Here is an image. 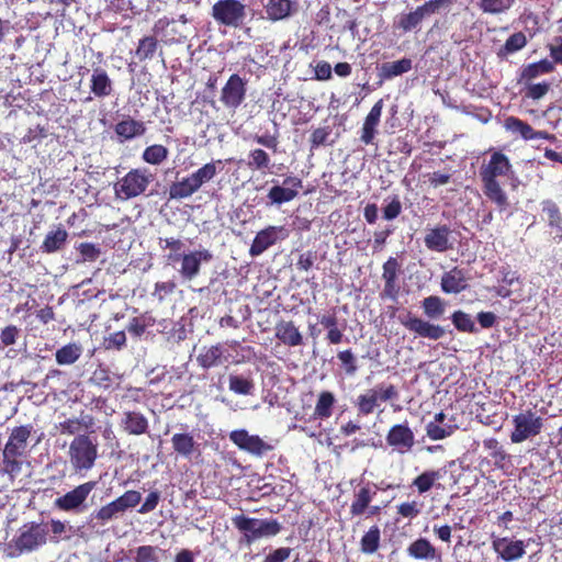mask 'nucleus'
Instances as JSON below:
<instances>
[{"instance_id": "obj_1", "label": "nucleus", "mask_w": 562, "mask_h": 562, "mask_svg": "<svg viewBox=\"0 0 562 562\" xmlns=\"http://www.w3.org/2000/svg\"><path fill=\"white\" fill-rule=\"evenodd\" d=\"M513 173L512 165L506 155L495 151L491 155L490 161L480 169V177L483 183V191L486 198L496 204L503 212L508 205V198L497 181L498 177H509Z\"/></svg>"}, {"instance_id": "obj_2", "label": "nucleus", "mask_w": 562, "mask_h": 562, "mask_svg": "<svg viewBox=\"0 0 562 562\" xmlns=\"http://www.w3.org/2000/svg\"><path fill=\"white\" fill-rule=\"evenodd\" d=\"M68 458L75 473L85 475L95 465L99 458L97 437L88 434L77 435L69 443Z\"/></svg>"}, {"instance_id": "obj_3", "label": "nucleus", "mask_w": 562, "mask_h": 562, "mask_svg": "<svg viewBox=\"0 0 562 562\" xmlns=\"http://www.w3.org/2000/svg\"><path fill=\"white\" fill-rule=\"evenodd\" d=\"M232 522L243 533V540L247 544H251L261 538L273 537L281 530L280 524L274 519H258L236 515L232 518Z\"/></svg>"}, {"instance_id": "obj_4", "label": "nucleus", "mask_w": 562, "mask_h": 562, "mask_svg": "<svg viewBox=\"0 0 562 562\" xmlns=\"http://www.w3.org/2000/svg\"><path fill=\"white\" fill-rule=\"evenodd\" d=\"M153 180L154 175L148 169H132L114 184L115 196L121 200L136 198L147 190Z\"/></svg>"}, {"instance_id": "obj_5", "label": "nucleus", "mask_w": 562, "mask_h": 562, "mask_svg": "<svg viewBox=\"0 0 562 562\" xmlns=\"http://www.w3.org/2000/svg\"><path fill=\"white\" fill-rule=\"evenodd\" d=\"M211 15L218 25L238 29L246 20L247 7L239 0H218L213 4Z\"/></svg>"}, {"instance_id": "obj_6", "label": "nucleus", "mask_w": 562, "mask_h": 562, "mask_svg": "<svg viewBox=\"0 0 562 562\" xmlns=\"http://www.w3.org/2000/svg\"><path fill=\"white\" fill-rule=\"evenodd\" d=\"M95 486V481L85 482L67 492L65 495L56 498L54 505L63 512L76 514L82 513L88 508L87 499Z\"/></svg>"}, {"instance_id": "obj_7", "label": "nucleus", "mask_w": 562, "mask_h": 562, "mask_svg": "<svg viewBox=\"0 0 562 562\" xmlns=\"http://www.w3.org/2000/svg\"><path fill=\"white\" fill-rule=\"evenodd\" d=\"M513 424L514 430L510 434V440L513 443H520L541 432L543 419L531 409H528L514 416Z\"/></svg>"}, {"instance_id": "obj_8", "label": "nucleus", "mask_w": 562, "mask_h": 562, "mask_svg": "<svg viewBox=\"0 0 562 562\" xmlns=\"http://www.w3.org/2000/svg\"><path fill=\"white\" fill-rule=\"evenodd\" d=\"M397 398L398 391L394 385L381 383L359 395L356 404L360 414L369 415L373 413L379 401L387 402Z\"/></svg>"}, {"instance_id": "obj_9", "label": "nucleus", "mask_w": 562, "mask_h": 562, "mask_svg": "<svg viewBox=\"0 0 562 562\" xmlns=\"http://www.w3.org/2000/svg\"><path fill=\"white\" fill-rule=\"evenodd\" d=\"M398 321L407 330L422 338L439 340L447 334L443 326L417 317L409 312L405 315H400Z\"/></svg>"}, {"instance_id": "obj_10", "label": "nucleus", "mask_w": 562, "mask_h": 562, "mask_svg": "<svg viewBox=\"0 0 562 562\" xmlns=\"http://www.w3.org/2000/svg\"><path fill=\"white\" fill-rule=\"evenodd\" d=\"M48 529L41 524L24 525L15 540L19 552H31L46 542Z\"/></svg>"}, {"instance_id": "obj_11", "label": "nucleus", "mask_w": 562, "mask_h": 562, "mask_svg": "<svg viewBox=\"0 0 562 562\" xmlns=\"http://www.w3.org/2000/svg\"><path fill=\"white\" fill-rule=\"evenodd\" d=\"M289 231L284 226H268L257 233L249 249L251 257H258L279 240H284Z\"/></svg>"}, {"instance_id": "obj_12", "label": "nucleus", "mask_w": 562, "mask_h": 562, "mask_svg": "<svg viewBox=\"0 0 562 562\" xmlns=\"http://www.w3.org/2000/svg\"><path fill=\"white\" fill-rule=\"evenodd\" d=\"M424 243L430 251L446 252L454 248L456 239L452 237L450 227L443 224L427 228Z\"/></svg>"}, {"instance_id": "obj_13", "label": "nucleus", "mask_w": 562, "mask_h": 562, "mask_svg": "<svg viewBox=\"0 0 562 562\" xmlns=\"http://www.w3.org/2000/svg\"><path fill=\"white\" fill-rule=\"evenodd\" d=\"M246 83L239 75H232L221 91V102L228 109H237L246 98Z\"/></svg>"}, {"instance_id": "obj_14", "label": "nucleus", "mask_w": 562, "mask_h": 562, "mask_svg": "<svg viewBox=\"0 0 562 562\" xmlns=\"http://www.w3.org/2000/svg\"><path fill=\"white\" fill-rule=\"evenodd\" d=\"M303 187L302 180L297 177H286L283 180L282 186L276 184L273 186L269 192L267 198L269 199L270 205H281L283 203L290 202L294 200L299 190Z\"/></svg>"}, {"instance_id": "obj_15", "label": "nucleus", "mask_w": 562, "mask_h": 562, "mask_svg": "<svg viewBox=\"0 0 562 562\" xmlns=\"http://www.w3.org/2000/svg\"><path fill=\"white\" fill-rule=\"evenodd\" d=\"M213 255L207 249L194 250L181 257L179 273L183 280L191 281L196 278L201 270L202 262H210Z\"/></svg>"}, {"instance_id": "obj_16", "label": "nucleus", "mask_w": 562, "mask_h": 562, "mask_svg": "<svg viewBox=\"0 0 562 562\" xmlns=\"http://www.w3.org/2000/svg\"><path fill=\"white\" fill-rule=\"evenodd\" d=\"M229 439L239 449L255 456H262L267 451L271 450V446L265 442L259 436L250 435L245 429L233 430L229 434Z\"/></svg>"}, {"instance_id": "obj_17", "label": "nucleus", "mask_w": 562, "mask_h": 562, "mask_svg": "<svg viewBox=\"0 0 562 562\" xmlns=\"http://www.w3.org/2000/svg\"><path fill=\"white\" fill-rule=\"evenodd\" d=\"M386 442L400 453H405L413 448L415 436L407 424H397L389 430Z\"/></svg>"}, {"instance_id": "obj_18", "label": "nucleus", "mask_w": 562, "mask_h": 562, "mask_svg": "<svg viewBox=\"0 0 562 562\" xmlns=\"http://www.w3.org/2000/svg\"><path fill=\"white\" fill-rule=\"evenodd\" d=\"M229 360V353L225 345L216 344L209 347L201 348L196 362L198 364L207 370L214 367H218Z\"/></svg>"}, {"instance_id": "obj_19", "label": "nucleus", "mask_w": 562, "mask_h": 562, "mask_svg": "<svg viewBox=\"0 0 562 562\" xmlns=\"http://www.w3.org/2000/svg\"><path fill=\"white\" fill-rule=\"evenodd\" d=\"M400 271V263L396 258L390 257L383 265L382 279L384 288L382 296L392 301H396L400 293V285L397 284V273Z\"/></svg>"}, {"instance_id": "obj_20", "label": "nucleus", "mask_w": 562, "mask_h": 562, "mask_svg": "<svg viewBox=\"0 0 562 562\" xmlns=\"http://www.w3.org/2000/svg\"><path fill=\"white\" fill-rule=\"evenodd\" d=\"M31 436L30 426H20L12 429L8 442L5 443L2 452L7 456L19 454L23 456L27 446V439Z\"/></svg>"}, {"instance_id": "obj_21", "label": "nucleus", "mask_w": 562, "mask_h": 562, "mask_svg": "<svg viewBox=\"0 0 562 562\" xmlns=\"http://www.w3.org/2000/svg\"><path fill=\"white\" fill-rule=\"evenodd\" d=\"M122 429L128 435L139 436L148 431V419L139 412L128 411L123 413L121 419Z\"/></svg>"}, {"instance_id": "obj_22", "label": "nucleus", "mask_w": 562, "mask_h": 562, "mask_svg": "<svg viewBox=\"0 0 562 562\" xmlns=\"http://www.w3.org/2000/svg\"><path fill=\"white\" fill-rule=\"evenodd\" d=\"M383 110V100L380 99L375 102V104L371 108L369 114L367 115L361 134V142L364 144H371L376 134V127L380 123L381 114Z\"/></svg>"}, {"instance_id": "obj_23", "label": "nucleus", "mask_w": 562, "mask_h": 562, "mask_svg": "<svg viewBox=\"0 0 562 562\" xmlns=\"http://www.w3.org/2000/svg\"><path fill=\"white\" fill-rule=\"evenodd\" d=\"M468 286L467 276L462 269L457 267L452 268L448 272H445L441 278V290L445 293H460Z\"/></svg>"}, {"instance_id": "obj_24", "label": "nucleus", "mask_w": 562, "mask_h": 562, "mask_svg": "<svg viewBox=\"0 0 562 562\" xmlns=\"http://www.w3.org/2000/svg\"><path fill=\"white\" fill-rule=\"evenodd\" d=\"M276 337L290 347L300 346L303 337L293 322H280L276 325Z\"/></svg>"}, {"instance_id": "obj_25", "label": "nucleus", "mask_w": 562, "mask_h": 562, "mask_svg": "<svg viewBox=\"0 0 562 562\" xmlns=\"http://www.w3.org/2000/svg\"><path fill=\"white\" fill-rule=\"evenodd\" d=\"M228 389L237 395L248 396L254 395L256 384L251 373H248L247 375L231 373L228 375Z\"/></svg>"}, {"instance_id": "obj_26", "label": "nucleus", "mask_w": 562, "mask_h": 562, "mask_svg": "<svg viewBox=\"0 0 562 562\" xmlns=\"http://www.w3.org/2000/svg\"><path fill=\"white\" fill-rule=\"evenodd\" d=\"M91 92L98 98H104L112 93V80L106 71L100 67L93 69L91 75Z\"/></svg>"}, {"instance_id": "obj_27", "label": "nucleus", "mask_w": 562, "mask_h": 562, "mask_svg": "<svg viewBox=\"0 0 562 562\" xmlns=\"http://www.w3.org/2000/svg\"><path fill=\"white\" fill-rule=\"evenodd\" d=\"M200 189L191 175L173 182L169 187V198L172 200H183L192 196Z\"/></svg>"}, {"instance_id": "obj_28", "label": "nucleus", "mask_w": 562, "mask_h": 562, "mask_svg": "<svg viewBox=\"0 0 562 562\" xmlns=\"http://www.w3.org/2000/svg\"><path fill=\"white\" fill-rule=\"evenodd\" d=\"M376 495V490L369 485L360 487L353 496V501L350 506V514L352 516H360L364 514L369 507L371 501Z\"/></svg>"}, {"instance_id": "obj_29", "label": "nucleus", "mask_w": 562, "mask_h": 562, "mask_svg": "<svg viewBox=\"0 0 562 562\" xmlns=\"http://www.w3.org/2000/svg\"><path fill=\"white\" fill-rule=\"evenodd\" d=\"M67 238V231L64 227L58 226L56 229L46 234L43 244L41 245V250L46 254L59 251L66 245Z\"/></svg>"}, {"instance_id": "obj_30", "label": "nucleus", "mask_w": 562, "mask_h": 562, "mask_svg": "<svg viewBox=\"0 0 562 562\" xmlns=\"http://www.w3.org/2000/svg\"><path fill=\"white\" fill-rule=\"evenodd\" d=\"M145 132V124L133 119L121 121L115 125V133L121 138V142L142 136Z\"/></svg>"}, {"instance_id": "obj_31", "label": "nucleus", "mask_w": 562, "mask_h": 562, "mask_svg": "<svg viewBox=\"0 0 562 562\" xmlns=\"http://www.w3.org/2000/svg\"><path fill=\"white\" fill-rule=\"evenodd\" d=\"M554 70V65L548 59L529 64L521 68L519 82H529L530 80Z\"/></svg>"}, {"instance_id": "obj_32", "label": "nucleus", "mask_w": 562, "mask_h": 562, "mask_svg": "<svg viewBox=\"0 0 562 562\" xmlns=\"http://www.w3.org/2000/svg\"><path fill=\"white\" fill-rule=\"evenodd\" d=\"M82 352L83 348L79 342H70L56 350L55 359L59 366H71L81 357Z\"/></svg>"}, {"instance_id": "obj_33", "label": "nucleus", "mask_w": 562, "mask_h": 562, "mask_svg": "<svg viewBox=\"0 0 562 562\" xmlns=\"http://www.w3.org/2000/svg\"><path fill=\"white\" fill-rule=\"evenodd\" d=\"M222 160H215L203 165L198 170L192 172L191 176L194 179L196 187L201 189L205 183L213 180L216 177V175L222 170Z\"/></svg>"}, {"instance_id": "obj_34", "label": "nucleus", "mask_w": 562, "mask_h": 562, "mask_svg": "<svg viewBox=\"0 0 562 562\" xmlns=\"http://www.w3.org/2000/svg\"><path fill=\"white\" fill-rule=\"evenodd\" d=\"M291 0H268L265 7L267 18L271 21H280L290 16L292 11Z\"/></svg>"}, {"instance_id": "obj_35", "label": "nucleus", "mask_w": 562, "mask_h": 562, "mask_svg": "<svg viewBox=\"0 0 562 562\" xmlns=\"http://www.w3.org/2000/svg\"><path fill=\"white\" fill-rule=\"evenodd\" d=\"M173 450L183 458H190L196 449L194 438L187 432L175 434L171 438Z\"/></svg>"}, {"instance_id": "obj_36", "label": "nucleus", "mask_w": 562, "mask_h": 562, "mask_svg": "<svg viewBox=\"0 0 562 562\" xmlns=\"http://www.w3.org/2000/svg\"><path fill=\"white\" fill-rule=\"evenodd\" d=\"M504 544L501 557L505 561H514L521 558L525 554V544L521 540L516 541H507V539H499L497 542H494V547L496 550H499V547Z\"/></svg>"}, {"instance_id": "obj_37", "label": "nucleus", "mask_w": 562, "mask_h": 562, "mask_svg": "<svg viewBox=\"0 0 562 562\" xmlns=\"http://www.w3.org/2000/svg\"><path fill=\"white\" fill-rule=\"evenodd\" d=\"M412 69V60L403 58L396 61L383 63L380 67L379 76L382 79H391L396 76H401Z\"/></svg>"}, {"instance_id": "obj_38", "label": "nucleus", "mask_w": 562, "mask_h": 562, "mask_svg": "<svg viewBox=\"0 0 562 562\" xmlns=\"http://www.w3.org/2000/svg\"><path fill=\"white\" fill-rule=\"evenodd\" d=\"M407 553L420 560H432L436 558L435 547L425 538H419L407 548Z\"/></svg>"}, {"instance_id": "obj_39", "label": "nucleus", "mask_w": 562, "mask_h": 562, "mask_svg": "<svg viewBox=\"0 0 562 562\" xmlns=\"http://www.w3.org/2000/svg\"><path fill=\"white\" fill-rule=\"evenodd\" d=\"M158 41L155 36H144L138 41V45L135 50V57L139 61L150 60L158 53Z\"/></svg>"}, {"instance_id": "obj_40", "label": "nucleus", "mask_w": 562, "mask_h": 562, "mask_svg": "<svg viewBox=\"0 0 562 562\" xmlns=\"http://www.w3.org/2000/svg\"><path fill=\"white\" fill-rule=\"evenodd\" d=\"M504 127L506 131L521 136L525 140L533 139V128L526 122L515 117L509 116L504 122Z\"/></svg>"}, {"instance_id": "obj_41", "label": "nucleus", "mask_w": 562, "mask_h": 562, "mask_svg": "<svg viewBox=\"0 0 562 562\" xmlns=\"http://www.w3.org/2000/svg\"><path fill=\"white\" fill-rule=\"evenodd\" d=\"M124 513L122 512L121 507L119 506L117 502L114 499L110 502L109 504L102 506L100 509L94 510L91 514L92 519H95L101 525H104L113 519L119 518Z\"/></svg>"}, {"instance_id": "obj_42", "label": "nucleus", "mask_w": 562, "mask_h": 562, "mask_svg": "<svg viewBox=\"0 0 562 562\" xmlns=\"http://www.w3.org/2000/svg\"><path fill=\"white\" fill-rule=\"evenodd\" d=\"M424 314L430 319L440 318L446 312V305L442 299L436 295L427 296L422 302Z\"/></svg>"}, {"instance_id": "obj_43", "label": "nucleus", "mask_w": 562, "mask_h": 562, "mask_svg": "<svg viewBox=\"0 0 562 562\" xmlns=\"http://www.w3.org/2000/svg\"><path fill=\"white\" fill-rule=\"evenodd\" d=\"M527 45V37L522 32L512 34L504 46L497 52L499 58H505L509 54H514L522 49Z\"/></svg>"}, {"instance_id": "obj_44", "label": "nucleus", "mask_w": 562, "mask_h": 562, "mask_svg": "<svg viewBox=\"0 0 562 562\" xmlns=\"http://www.w3.org/2000/svg\"><path fill=\"white\" fill-rule=\"evenodd\" d=\"M441 476L442 474L439 470L425 471L414 479L412 485L417 488L419 494H424L428 492Z\"/></svg>"}, {"instance_id": "obj_45", "label": "nucleus", "mask_w": 562, "mask_h": 562, "mask_svg": "<svg viewBox=\"0 0 562 562\" xmlns=\"http://www.w3.org/2000/svg\"><path fill=\"white\" fill-rule=\"evenodd\" d=\"M514 3L515 0H477L482 12L494 15L507 12Z\"/></svg>"}, {"instance_id": "obj_46", "label": "nucleus", "mask_w": 562, "mask_h": 562, "mask_svg": "<svg viewBox=\"0 0 562 562\" xmlns=\"http://www.w3.org/2000/svg\"><path fill=\"white\" fill-rule=\"evenodd\" d=\"M542 210L548 215L549 225L555 228L554 237L562 239V216L559 207L552 201H546Z\"/></svg>"}, {"instance_id": "obj_47", "label": "nucleus", "mask_w": 562, "mask_h": 562, "mask_svg": "<svg viewBox=\"0 0 562 562\" xmlns=\"http://www.w3.org/2000/svg\"><path fill=\"white\" fill-rule=\"evenodd\" d=\"M19 454L7 456L2 452L1 471L8 474L10 480L13 481L22 471L24 462L20 459Z\"/></svg>"}, {"instance_id": "obj_48", "label": "nucleus", "mask_w": 562, "mask_h": 562, "mask_svg": "<svg viewBox=\"0 0 562 562\" xmlns=\"http://www.w3.org/2000/svg\"><path fill=\"white\" fill-rule=\"evenodd\" d=\"M381 532L378 526H372L361 538L360 546L363 553H374L380 544Z\"/></svg>"}, {"instance_id": "obj_49", "label": "nucleus", "mask_w": 562, "mask_h": 562, "mask_svg": "<svg viewBox=\"0 0 562 562\" xmlns=\"http://www.w3.org/2000/svg\"><path fill=\"white\" fill-rule=\"evenodd\" d=\"M425 429L429 439L442 440L450 437L458 429V426L452 424L437 425L435 423H428Z\"/></svg>"}, {"instance_id": "obj_50", "label": "nucleus", "mask_w": 562, "mask_h": 562, "mask_svg": "<svg viewBox=\"0 0 562 562\" xmlns=\"http://www.w3.org/2000/svg\"><path fill=\"white\" fill-rule=\"evenodd\" d=\"M334 403L335 396L333 393L328 391L322 392L318 396L314 414L322 419L330 417Z\"/></svg>"}, {"instance_id": "obj_51", "label": "nucleus", "mask_w": 562, "mask_h": 562, "mask_svg": "<svg viewBox=\"0 0 562 562\" xmlns=\"http://www.w3.org/2000/svg\"><path fill=\"white\" fill-rule=\"evenodd\" d=\"M168 149L162 145H151L145 148L142 158L150 165H160L168 157Z\"/></svg>"}, {"instance_id": "obj_52", "label": "nucleus", "mask_w": 562, "mask_h": 562, "mask_svg": "<svg viewBox=\"0 0 562 562\" xmlns=\"http://www.w3.org/2000/svg\"><path fill=\"white\" fill-rule=\"evenodd\" d=\"M451 321L454 325V327L459 331H465V333H476L477 328L475 326V323L473 322L471 315L464 313L463 311H456L451 315Z\"/></svg>"}, {"instance_id": "obj_53", "label": "nucleus", "mask_w": 562, "mask_h": 562, "mask_svg": "<svg viewBox=\"0 0 562 562\" xmlns=\"http://www.w3.org/2000/svg\"><path fill=\"white\" fill-rule=\"evenodd\" d=\"M247 165L252 170H262L269 168L270 157L263 149L257 148L249 153V161Z\"/></svg>"}, {"instance_id": "obj_54", "label": "nucleus", "mask_w": 562, "mask_h": 562, "mask_svg": "<svg viewBox=\"0 0 562 562\" xmlns=\"http://www.w3.org/2000/svg\"><path fill=\"white\" fill-rule=\"evenodd\" d=\"M80 258L77 259V262H86V261H95L100 255L101 249L99 246L92 243H81L77 247Z\"/></svg>"}, {"instance_id": "obj_55", "label": "nucleus", "mask_w": 562, "mask_h": 562, "mask_svg": "<svg viewBox=\"0 0 562 562\" xmlns=\"http://www.w3.org/2000/svg\"><path fill=\"white\" fill-rule=\"evenodd\" d=\"M122 512L136 507L142 501V494L135 490H128L120 497L115 498Z\"/></svg>"}, {"instance_id": "obj_56", "label": "nucleus", "mask_w": 562, "mask_h": 562, "mask_svg": "<svg viewBox=\"0 0 562 562\" xmlns=\"http://www.w3.org/2000/svg\"><path fill=\"white\" fill-rule=\"evenodd\" d=\"M451 4V0H429L426 1L423 5H419L418 9L423 16H429L434 13L439 12L441 9H447Z\"/></svg>"}, {"instance_id": "obj_57", "label": "nucleus", "mask_w": 562, "mask_h": 562, "mask_svg": "<svg viewBox=\"0 0 562 562\" xmlns=\"http://www.w3.org/2000/svg\"><path fill=\"white\" fill-rule=\"evenodd\" d=\"M385 205L383 206V217L386 221H392L396 218L402 212V203L397 195L393 196L391 200H384Z\"/></svg>"}, {"instance_id": "obj_58", "label": "nucleus", "mask_w": 562, "mask_h": 562, "mask_svg": "<svg viewBox=\"0 0 562 562\" xmlns=\"http://www.w3.org/2000/svg\"><path fill=\"white\" fill-rule=\"evenodd\" d=\"M330 134H331L330 126L318 127L315 131H313V133L311 135V139H310L312 148H317L319 146L329 145L330 143L328 142V137L330 136Z\"/></svg>"}, {"instance_id": "obj_59", "label": "nucleus", "mask_w": 562, "mask_h": 562, "mask_svg": "<svg viewBox=\"0 0 562 562\" xmlns=\"http://www.w3.org/2000/svg\"><path fill=\"white\" fill-rule=\"evenodd\" d=\"M157 548L151 546H140L136 550L135 562H158Z\"/></svg>"}, {"instance_id": "obj_60", "label": "nucleus", "mask_w": 562, "mask_h": 562, "mask_svg": "<svg viewBox=\"0 0 562 562\" xmlns=\"http://www.w3.org/2000/svg\"><path fill=\"white\" fill-rule=\"evenodd\" d=\"M423 13H420L419 9L417 8L415 11L401 18L400 26L406 32L412 31L423 21Z\"/></svg>"}, {"instance_id": "obj_61", "label": "nucleus", "mask_w": 562, "mask_h": 562, "mask_svg": "<svg viewBox=\"0 0 562 562\" xmlns=\"http://www.w3.org/2000/svg\"><path fill=\"white\" fill-rule=\"evenodd\" d=\"M176 283L173 281L157 282L151 295L158 301L162 302L166 296L173 293Z\"/></svg>"}, {"instance_id": "obj_62", "label": "nucleus", "mask_w": 562, "mask_h": 562, "mask_svg": "<svg viewBox=\"0 0 562 562\" xmlns=\"http://www.w3.org/2000/svg\"><path fill=\"white\" fill-rule=\"evenodd\" d=\"M338 359L340 360L341 364L345 367V371L349 375H353L357 372V366H356V357L351 352V350H344L339 351L337 355Z\"/></svg>"}, {"instance_id": "obj_63", "label": "nucleus", "mask_w": 562, "mask_h": 562, "mask_svg": "<svg viewBox=\"0 0 562 562\" xmlns=\"http://www.w3.org/2000/svg\"><path fill=\"white\" fill-rule=\"evenodd\" d=\"M550 89V83L540 82V83H530L527 86L526 97L532 100H539L543 98Z\"/></svg>"}, {"instance_id": "obj_64", "label": "nucleus", "mask_w": 562, "mask_h": 562, "mask_svg": "<svg viewBox=\"0 0 562 562\" xmlns=\"http://www.w3.org/2000/svg\"><path fill=\"white\" fill-rule=\"evenodd\" d=\"M160 501V492L151 491L145 498V502L138 509V513L144 515L156 509Z\"/></svg>"}]
</instances>
